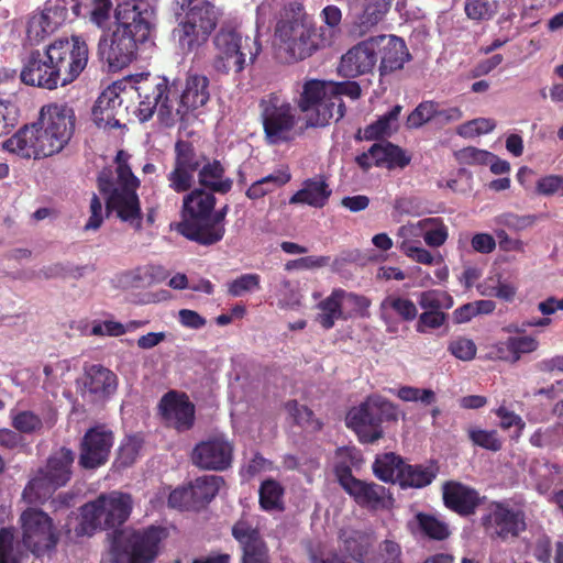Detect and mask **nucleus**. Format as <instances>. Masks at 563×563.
I'll return each mask as SVG.
<instances>
[{"mask_svg": "<svg viewBox=\"0 0 563 563\" xmlns=\"http://www.w3.org/2000/svg\"><path fill=\"white\" fill-rule=\"evenodd\" d=\"M174 151V165L167 175V181L172 190L184 194L194 187L195 174L198 173L208 156L199 151L192 142L186 140H178Z\"/></svg>", "mask_w": 563, "mask_h": 563, "instance_id": "nucleus-13", "label": "nucleus"}, {"mask_svg": "<svg viewBox=\"0 0 563 563\" xmlns=\"http://www.w3.org/2000/svg\"><path fill=\"white\" fill-rule=\"evenodd\" d=\"M199 188L220 195L232 190L233 179L225 176V167L219 159H206L197 173Z\"/></svg>", "mask_w": 563, "mask_h": 563, "instance_id": "nucleus-32", "label": "nucleus"}, {"mask_svg": "<svg viewBox=\"0 0 563 563\" xmlns=\"http://www.w3.org/2000/svg\"><path fill=\"white\" fill-rule=\"evenodd\" d=\"M388 11L383 0H349V14L355 32L364 35L376 26Z\"/></svg>", "mask_w": 563, "mask_h": 563, "instance_id": "nucleus-27", "label": "nucleus"}, {"mask_svg": "<svg viewBox=\"0 0 563 563\" xmlns=\"http://www.w3.org/2000/svg\"><path fill=\"white\" fill-rule=\"evenodd\" d=\"M376 62L379 59V74L386 76L404 67L410 54L402 38L396 35L371 37Z\"/></svg>", "mask_w": 563, "mask_h": 563, "instance_id": "nucleus-21", "label": "nucleus"}, {"mask_svg": "<svg viewBox=\"0 0 563 563\" xmlns=\"http://www.w3.org/2000/svg\"><path fill=\"white\" fill-rule=\"evenodd\" d=\"M213 43L217 48L213 67L222 74H240L246 66V56L249 55V62L253 63L261 51L257 41L250 37L243 40L234 30L219 31Z\"/></svg>", "mask_w": 563, "mask_h": 563, "instance_id": "nucleus-8", "label": "nucleus"}, {"mask_svg": "<svg viewBox=\"0 0 563 563\" xmlns=\"http://www.w3.org/2000/svg\"><path fill=\"white\" fill-rule=\"evenodd\" d=\"M344 550L355 561L365 563V559L371 549L369 537L365 533L354 531L343 540Z\"/></svg>", "mask_w": 563, "mask_h": 563, "instance_id": "nucleus-50", "label": "nucleus"}, {"mask_svg": "<svg viewBox=\"0 0 563 563\" xmlns=\"http://www.w3.org/2000/svg\"><path fill=\"white\" fill-rule=\"evenodd\" d=\"M164 537L165 529L161 527L150 526L134 530L126 541L129 563H152L158 555Z\"/></svg>", "mask_w": 563, "mask_h": 563, "instance_id": "nucleus-22", "label": "nucleus"}, {"mask_svg": "<svg viewBox=\"0 0 563 563\" xmlns=\"http://www.w3.org/2000/svg\"><path fill=\"white\" fill-rule=\"evenodd\" d=\"M11 424L16 431L25 434L34 433L43 428L41 417L31 410H23L12 415Z\"/></svg>", "mask_w": 563, "mask_h": 563, "instance_id": "nucleus-54", "label": "nucleus"}, {"mask_svg": "<svg viewBox=\"0 0 563 563\" xmlns=\"http://www.w3.org/2000/svg\"><path fill=\"white\" fill-rule=\"evenodd\" d=\"M371 154L375 166H386L389 169L404 168L411 161L400 146L391 142L374 143L371 146Z\"/></svg>", "mask_w": 563, "mask_h": 563, "instance_id": "nucleus-35", "label": "nucleus"}, {"mask_svg": "<svg viewBox=\"0 0 563 563\" xmlns=\"http://www.w3.org/2000/svg\"><path fill=\"white\" fill-rule=\"evenodd\" d=\"M107 214L115 212L117 217L135 230L142 229V211L136 190L114 189L106 198Z\"/></svg>", "mask_w": 563, "mask_h": 563, "instance_id": "nucleus-25", "label": "nucleus"}, {"mask_svg": "<svg viewBox=\"0 0 563 563\" xmlns=\"http://www.w3.org/2000/svg\"><path fill=\"white\" fill-rule=\"evenodd\" d=\"M391 311L405 322H411L418 316V309L412 300L396 295L385 297L379 303V317L385 323L390 322Z\"/></svg>", "mask_w": 563, "mask_h": 563, "instance_id": "nucleus-36", "label": "nucleus"}, {"mask_svg": "<svg viewBox=\"0 0 563 563\" xmlns=\"http://www.w3.org/2000/svg\"><path fill=\"white\" fill-rule=\"evenodd\" d=\"M123 152L120 151L117 155V183L118 186L115 189H125V190H137L140 187L139 178L132 173L131 167L128 163L122 162Z\"/></svg>", "mask_w": 563, "mask_h": 563, "instance_id": "nucleus-59", "label": "nucleus"}, {"mask_svg": "<svg viewBox=\"0 0 563 563\" xmlns=\"http://www.w3.org/2000/svg\"><path fill=\"white\" fill-rule=\"evenodd\" d=\"M260 506L263 510L271 511L283 509L282 497L284 488L275 479H266L260 487Z\"/></svg>", "mask_w": 563, "mask_h": 563, "instance_id": "nucleus-47", "label": "nucleus"}, {"mask_svg": "<svg viewBox=\"0 0 563 563\" xmlns=\"http://www.w3.org/2000/svg\"><path fill=\"white\" fill-rule=\"evenodd\" d=\"M184 11H186L185 18L209 34H212L216 30L222 14L220 9L210 1H201L195 5L191 4L189 8H185Z\"/></svg>", "mask_w": 563, "mask_h": 563, "instance_id": "nucleus-39", "label": "nucleus"}, {"mask_svg": "<svg viewBox=\"0 0 563 563\" xmlns=\"http://www.w3.org/2000/svg\"><path fill=\"white\" fill-rule=\"evenodd\" d=\"M85 386L91 394L109 396L117 389V376L102 365H92L87 371Z\"/></svg>", "mask_w": 563, "mask_h": 563, "instance_id": "nucleus-40", "label": "nucleus"}, {"mask_svg": "<svg viewBox=\"0 0 563 563\" xmlns=\"http://www.w3.org/2000/svg\"><path fill=\"white\" fill-rule=\"evenodd\" d=\"M47 46L60 87L70 85L87 67L89 48L86 41L73 35L69 38L55 40Z\"/></svg>", "mask_w": 563, "mask_h": 563, "instance_id": "nucleus-9", "label": "nucleus"}, {"mask_svg": "<svg viewBox=\"0 0 563 563\" xmlns=\"http://www.w3.org/2000/svg\"><path fill=\"white\" fill-rule=\"evenodd\" d=\"M332 195L328 177L323 174L316 175L302 181L301 188L290 198V205H307L312 208H323Z\"/></svg>", "mask_w": 563, "mask_h": 563, "instance_id": "nucleus-30", "label": "nucleus"}, {"mask_svg": "<svg viewBox=\"0 0 563 563\" xmlns=\"http://www.w3.org/2000/svg\"><path fill=\"white\" fill-rule=\"evenodd\" d=\"M121 86L113 84L102 91L98 97L93 108L92 117L98 128H119L120 119L117 117L122 111V96L120 93Z\"/></svg>", "mask_w": 563, "mask_h": 563, "instance_id": "nucleus-28", "label": "nucleus"}, {"mask_svg": "<svg viewBox=\"0 0 563 563\" xmlns=\"http://www.w3.org/2000/svg\"><path fill=\"white\" fill-rule=\"evenodd\" d=\"M285 408L292 417L296 424L311 428L313 431H320L323 422L314 417L313 411L305 405H300L297 400H289L285 404Z\"/></svg>", "mask_w": 563, "mask_h": 563, "instance_id": "nucleus-48", "label": "nucleus"}, {"mask_svg": "<svg viewBox=\"0 0 563 563\" xmlns=\"http://www.w3.org/2000/svg\"><path fill=\"white\" fill-rule=\"evenodd\" d=\"M404 460L395 453L378 455L373 463L374 475L385 482L395 483L399 481V470L402 468Z\"/></svg>", "mask_w": 563, "mask_h": 563, "instance_id": "nucleus-45", "label": "nucleus"}, {"mask_svg": "<svg viewBox=\"0 0 563 563\" xmlns=\"http://www.w3.org/2000/svg\"><path fill=\"white\" fill-rule=\"evenodd\" d=\"M398 398L402 401H420L429 406L437 400L435 393L429 388H418L412 386H402L397 391Z\"/></svg>", "mask_w": 563, "mask_h": 563, "instance_id": "nucleus-60", "label": "nucleus"}, {"mask_svg": "<svg viewBox=\"0 0 563 563\" xmlns=\"http://www.w3.org/2000/svg\"><path fill=\"white\" fill-rule=\"evenodd\" d=\"M379 563H402V551L399 543L384 540L379 545Z\"/></svg>", "mask_w": 563, "mask_h": 563, "instance_id": "nucleus-64", "label": "nucleus"}, {"mask_svg": "<svg viewBox=\"0 0 563 563\" xmlns=\"http://www.w3.org/2000/svg\"><path fill=\"white\" fill-rule=\"evenodd\" d=\"M260 118L265 137L272 144L287 140L296 125L294 109L288 99L280 92L264 95L258 101Z\"/></svg>", "mask_w": 563, "mask_h": 563, "instance_id": "nucleus-10", "label": "nucleus"}, {"mask_svg": "<svg viewBox=\"0 0 563 563\" xmlns=\"http://www.w3.org/2000/svg\"><path fill=\"white\" fill-rule=\"evenodd\" d=\"M539 343L532 336H511L499 347V352L507 351L505 358L517 362L521 354L530 353L537 350Z\"/></svg>", "mask_w": 563, "mask_h": 563, "instance_id": "nucleus-49", "label": "nucleus"}, {"mask_svg": "<svg viewBox=\"0 0 563 563\" xmlns=\"http://www.w3.org/2000/svg\"><path fill=\"white\" fill-rule=\"evenodd\" d=\"M486 522H489L494 534L503 541L518 538L527 528L525 512L504 503L493 504L492 512L484 518V523Z\"/></svg>", "mask_w": 563, "mask_h": 563, "instance_id": "nucleus-23", "label": "nucleus"}, {"mask_svg": "<svg viewBox=\"0 0 563 563\" xmlns=\"http://www.w3.org/2000/svg\"><path fill=\"white\" fill-rule=\"evenodd\" d=\"M448 350L452 355L462 361H471L476 355L475 343L466 338H457L451 341Z\"/></svg>", "mask_w": 563, "mask_h": 563, "instance_id": "nucleus-63", "label": "nucleus"}, {"mask_svg": "<svg viewBox=\"0 0 563 563\" xmlns=\"http://www.w3.org/2000/svg\"><path fill=\"white\" fill-rule=\"evenodd\" d=\"M397 408L382 397H368L346 415V426L361 443L373 444L384 437L383 422L397 421Z\"/></svg>", "mask_w": 563, "mask_h": 563, "instance_id": "nucleus-6", "label": "nucleus"}, {"mask_svg": "<svg viewBox=\"0 0 563 563\" xmlns=\"http://www.w3.org/2000/svg\"><path fill=\"white\" fill-rule=\"evenodd\" d=\"M468 439L474 445L485 450L497 452L503 448V441L496 430H484L479 428L468 429Z\"/></svg>", "mask_w": 563, "mask_h": 563, "instance_id": "nucleus-52", "label": "nucleus"}, {"mask_svg": "<svg viewBox=\"0 0 563 563\" xmlns=\"http://www.w3.org/2000/svg\"><path fill=\"white\" fill-rule=\"evenodd\" d=\"M415 519L420 532L430 540L444 541L451 536L449 525L435 516L418 512Z\"/></svg>", "mask_w": 563, "mask_h": 563, "instance_id": "nucleus-46", "label": "nucleus"}, {"mask_svg": "<svg viewBox=\"0 0 563 563\" xmlns=\"http://www.w3.org/2000/svg\"><path fill=\"white\" fill-rule=\"evenodd\" d=\"M398 234L402 238L422 236L428 246L440 247L449 238V228L441 218H424L400 227Z\"/></svg>", "mask_w": 563, "mask_h": 563, "instance_id": "nucleus-31", "label": "nucleus"}, {"mask_svg": "<svg viewBox=\"0 0 563 563\" xmlns=\"http://www.w3.org/2000/svg\"><path fill=\"white\" fill-rule=\"evenodd\" d=\"M329 90H330V107H332V112H334L333 120L335 122L340 121L346 111L345 103L342 99V96H347L353 100H356L361 97L362 90L360 85L356 81H329Z\"/></svg>", "mask_w": 563, "mask_h": 563, "instance_id": "nucleus-41", "label": "nucleus"}, {"mask_svg": "<svg viewBox=\"0 0 563 563\" xmlns=\"http://www.w3.org/2000/svg\"><path fill=\"white\" fill-rule=\"evenodd\" d=\"M435 117V102L423 101L419 103L407 117L406 126L418 129Z\"/></svg>", "mask_w": 563, "mask_h": 563, "instance_id": "nucleus-56", "label": "nucleus"}, {"mask_svg": "<svg viewBox=\"0 0 563 563\" xmlns=\"http://www.w3.org/2000/svg\"><path fill=\"white\" fill-rule=\"evenodd\" d=\"M133 500L130 494L112 490L100 494L95 500L80 507L78 536H92L97 530L112 529L115 534L129 519Z\"/></svg>", "mask_w": 563, "mask_h": 563, "instance_id": "nucleus-4", "label": "nucleus"}, {"mask_svg": "<svg viewBox=\"0 0 563 563\" xmlns=\"http://www.w3.org/2000/svg\"><path fill=\"white\" fill-rule=\"evenodd\" d=\"M261 288V276L255 273L242 274L228 284V294L232 297H241Z\"/></svg>", "mask_w": 563, "mask_h": 563, "instance_id": "nucleus-53", "label": "nucleus"}, {"mask_svg": "<svg viewBox=\"0 0 563 563\" xmlns=\"http://www.w3.org/2000/svg\"><path fill=\"white\" fill-rule=\"evenodd\" d=\"M464 12L470 20L477 22L488 21L495 14V10L489 0H466L464 3Z\"/></svg>", "mask_w": 563, "mask_h": 563, "instance_id": "nucleus-57", "label": "nucleus"}, {"mask_svg": "<svg viewBox=\"0 0 563 563\" xmlns=\"http://www.w3.org/2000/svg\"><path fill=\"white\" fill-rule=\"evenodd\" d=\"M291 179L290 173L285 170H277L269 174L256 181H254L245 191V195L251 200H257L264 196L273 192L275 189L283 187Z\"/></svg>", "mask_w": 563, "mask_h": 563, "instance_id": "nucleus-44", "label": "nucleus"}, {"mask_svg": "<svg viewBox=\"0 0 563 563\" xmlns=\"http://www.w3.org/2000/svg\"><path fill=\"white\" fill-rule=\"evenodd\" d=\"M64 13L65 9L60 7H45L41 12L33 13L27 21V41L37 45L52 35L62 25Z\"/></svg>", "mask_w": 563, "mask_h": 563, "instance_id": "nucleus-29", "label": "nucleus"}, {"mask_svg": "<svg viewBox=\"0 0 563 563\" xmlns=\"http://www.w3.org/2000/svg\"><path fill=\"white\" fill-rule=\"evenodd\" d=\"M234 443L224 433H214L192 449L191 462L200 470L223 472L232 466Z\"/></svg>", "mask_w": 563, "mask_h": 563, "instance_id": "nucleus-14", "label": "nucleus"}, {"mask_svg": "<svg viewBox=\"0 0 563 563\" xmlns=\"http://www.w3.org/2000/svg\"><path fill=\"white\" fill-rule=\"evenodd\" d=\"M342 295L343 289L335 288L327 298L317 305V308L320 310V312L316 317V321L324 330L332 329L335 324V321L339 319H347V316L344 314L342 309Z\"/></svg>", "mask_w": 563, "mask_h": 563, "instance_id": "nucleus-37", "label": "nucleus"}, {"mask_svg": "<svg viewBox=\"0 0 563 563\" xmlns=\"http://www.w3.org/2000/svg\"><path fill=\"white\" fill-rule=\"evenodd\" d=\"M114 27L101 35L98 55L110 70H121L137 58L140 46L146 43L152 25L147 13L136 4L119 3L114 10Z\"/></svg>", "mask_w": 563, "mask_h": 563, "instance_id": "nucleus-2", "label": "nucleus"}, {"mask_svg": "<svg viewBox=\"0 0 563 563\" xmlns=\"http://www.w3.org/2000/svg\"><path fill=\"white\" fill-rule=\"evenodd\" d=\"M20 80L30 87L54 90L60 86L48 46L31 49L21 56Z\"/></svg>", "mask_w": 563, "mask_h": 563, "instance_id": "nucleus-15", "label": "nucleus"}, {"mask_svg": "<svg viewBox=\"0 0 563 563\" xmlns=\"http://www.w3.org/2000/svg\"><path fill=\"white\" fill-rule=\"evenodd\" d=\"M158 410L162 418L178 432L188 431L195 424L196 407L186 393L167 391L158 402Z\"/></svg>", "mask_w": 563, "mask_h": 563, "instance_id": "nucleus-19", "label": "nucleus"}, {"mask_svg": "<svg viewBox=\"0 0 563 563\" xmlns=\"http://www.w3.org/2000/svg\"><path fill=\"white\" fill-rule=\"evenodd\" d=\"M36 122L55 154H58L74 135L76 115L70 106L56 102L43 106Z\"/></svg>", "mask_w": 563, "mask_h": 563, "instance_id": "nucleus-12", "label": "nucleus"}, {"mask_svg": "<svg viewBox=\"0 0 563 563\" xmlns=\"http://www.w3.org/2000/svg\"><path fill=\"white\" fill-rule=\"evenodd\" d=\"M210 35L185 16L173 30L174 38L177 41L183 53L186 54L195 52L205 45Z\"/></svg>", "mask_w": 563, "mask_h": 563, "instance_id": "nucleus-34", "label": "nucleus"}, {"mask_svg": "<svg viewBox=\"0 0 563 563\" xmlns=\"http://www.w3.org/2000/svg\"><path fill=\"white\" fill-rule=\"evenodd\" d=\"M418 243L419 242L405 238L398 244V247L401 253L412 261L424 265H432L434 263V256L428 250L419 246Z\"/></svg>", "mask_w": 563, "mask_h": 563, "instance_id": "nucleus-58", "label": "nucleus"}, {"mask_svg": "<svg viewBox=\"0 0 563 563\" xmlns=\"http://www.w3.org/2000/svg\"><path fill=\"white\" fill-rule=\"evenodd\" d=\"M455 158L461 165H488L495 154L486 150L467 146L455 152Z\"/></svg>", "mask_w": 563, "mask_h": 563, "instance_id": "nucleus-55", "label": "nucleus"}, {"mask_svg": "<svg viewBox=\"0 0 563 563\" xmlns=\"http://www.w3.org/2000/svg\"><path fill=\"white\" fill-rule=\"evenodd\" d=\"M402 107L400 104L394 106L387 113L379 117L375 122L371 123L364 129L363 136L361 131L357 132L355 139L361 140H379L386 134H389L393 126L397 123L398 118L401 113Z\"/></svg>", "mask_w": 563, "mask_h": 563, "instance_id": "nucleus-43", "label": "nucleus"}, {"mask_svg": "<svg viewBox=\"0 0 563 563\" xmlns=\"http://www.w3.org/2000/svg\"><path fill=\"white\" fill-rule=\"evenodd\" d=\"M442 499L448 509L462 517L474 515L482 504L475 488L456 481H448L442 485Z\"/></svg>", "mask_w": 563, "mask_h": 563, "instance_id": "nucleus-24", "label": "nucleus"}, {"mask_svg": "<svg viewBox=\"0 0 563 563\" xmlns=\"http://www.w3.org/2000/svg\"><path fill=\"white\" fill-rule=\"evenodd\" d=\"M189 485L177 487L168 496V506L180 510H197Z\"/></svg>", "mask_w": 563, "mask_h": 563, "instance_id": "nucleus-62", "label": "nucleus"}, {"mask_svg": "<svg viewBox=\"0 0 563 563\" xmlns=\"http://www.w3.org/2000/svg\"><path fill=\"white\" fill-rule=\"evenodd\" d=\"M113 432L103 424L89 428L79 444L78 464L84 470L104 465L113 445Z\"/></svg>", "mask_w": 563, "mask_h": 563, "instance_id": "nucleus-17", "label": "nucleus"}, {"mask_svg": "<svg viewBox=\"0 0 563 563\" xmlns=\"http://www.w3.org/2000/svg\"><path fill=\"white\" fill-rule=\"evenodd\" d=\"M14 553V533L9 528L0 529V563H19Z\"/></svg>", "mask_w": 563, "mask_h": 563, "instance_id": "nucleus-61", "label": "nucleus"}, {"mask_svg": "<svg viewBox=\"0 0 563 563\" xmlns=\"http://www.w3.org/2000/svg\"><path fill=\"white\" fill-rule=\"evenodd\" d=\"M241 549V563H272L269 549L260 530L245 519L238 520L231 530Z\"/></svg>", "mask_w": 563, "mask_h": 563, "instance_id": "nucleus-20", "label": "nucleus"}, {"mask_svg": "<svg viewBox=\"0 0 563 563\" xmlns=\"http://www.w3.org/2000/svg\"><path fill=\"white\" fill-rule=\"evenodd\" d=\"M75 453L69 448L54 451L46 465L40 468L23 489L22 497L29 504L46 499L57 488L65 486L71 478Z\"/></svg>", "mask_w": 563, "mask_h": 563, "instance_id": "nucleus-5", "label": "nucleus"}, {"mask_svg": "<svg viewBox=\"0 0 563 563\" xmlns=\"http://www.w3.org/2000/svg\"><path fill=\"white\" fill-rule=\"evenodd\" d=\"M376 66L373 41L367 38L354 45L342 55L338 71L346 78H355L360 75L371 73Z\"/></svg>", "mask_w": 563, "mask_h": 563, "instance_id": "nucleus-26", "label": "nucleus"}, {"mask_svg": "<svg viewBox=\"0 0 563 563\" xmlns=\"http://www.w3.org/2000/svg\"><path fill=\"white\" fill-rule=\"evenodd\" d=\"M437 476V470L432 466L410 465L404 462L399 470L398 484L402 487L422 488L432 483Z\"/></svg>", "mask_w": 563, "mask_h": 563, "instance_id": "nucleus-42", "label": "nucleus"}, {"mask_svg": "<svg viewBox=\"0 0 563 563\" xmlns=\"http://www.w3.org/2000/svg\"><path fill=\"white\" fill-rule=\"evenodd\" d=\"M3 148L22 158L41 159L55 155L37 122L25 124L4 141Z\"/></svg>", "mask_w": 563, "mask_h": 563, "instance_id": "nucleus-18", "label": "nucleus"}, {"mask_svg": "<svg viewBox=\"0 0 563 563\" xmlns=\"http://www.w3.org/2000/svg\"><path fill=\"white\" fill-rule=\"evenodd\" d=\"M329 81L310 79L305 82L298 107L307 115L309 126H325L333 120L334 112L330 107Z\"/></svg>", "mask_w": 563, "mask_h": 563, "instance_id": "nucleus-16", "label": "nucleus"}, {"mask_svg": "<svg viewBox=\"0 0 563 563\" xmlns=\"http://www.w3.org/2000/svg\"><path fill=\"white\" fill-rule=\"evenodd\" d=\"M22 543L34 555L54 550L59 536L53 519L43 510L29 507L20 516Z\"/></svg>", "mask_w": 563, "mask_h": 563, "instance_id": "nucleus-11", "label": "nucleus"}, {"mask_svg": "<svg viewBox=\"0 0 563 563\" xmlns=\"http://www.w3.org/2000/svg\"><path fill=\"white\" fill-rule=\"evenodd\" d=\"M134 89L140 99L136 117L146 122L157 111L158 120L165 126H173L177 120L200 107L210 99L209 79L203 75H189L185 89L178 99L172 98V88L166 77L141 74Z\"/></svg>", "mask_w": 563, "mask_h": 563, "instance_id": "nucleus-1", "label": "nucleus"}, {"mask_svg": "<svg viewBox=\"0 0 563 563\" xmlns=\"http://www.w3.org/2000/svg\"><path fill=\"white\" fill-rule=\"evenodd\" d=\"M345 493L362 508L377 510L384 507L387 489L374 482L356 479Z\"/></svg>", "mask_w": 563, "mask_h": 563, "instance_id": "nucleus-33", "label": "nucleus"}, {"mask_svg": "<svg viewBox=\"0 0 563 563\" xmlns=\"http://www.w3.org/2000/svg\"><path fill=\"white\" fill-rule=\"evenodd\" d=\"M217 198L202 188H191L183 199L181 221L177 231L186 239L206 246V231L210 224Z\"/></svg>", "mask_w": 563, "mask_h": 563, "instance_id": "nucleus-7", "label": "nucleus"}, {"mask_svg": "<svg viewBox=\"0 0 563 563\" xmlns=\"http://www.w3.org/2000/svg\"><path fill=\"white\" fill-rule=\"evenodd\" d=\"M224 479L219 475H202L190 482L194 505L197 510L205 508L219 493Z\"/></svg>", "mask_w": 563, "mask_h": 563, "instance_id": "nucleus-38", "label": "nucleus"}, {"mask_svg": "<svg viewBox=\"0 0 563 563\" xmlns=\"http://www.w3.org/2000/svg\"><path fill=\"white\" fill-rule=\"evenodd\" d=\"M229 205L222 206L218 210L212 211L210 224L206 231V246L214 245L220 242L225 234V218L229 212Z\"/></svg>", "mask_w": 563, "mask_h": 563, "instance_id": "nucleus-51", "label": "nucleus"}, {"mask_svg": "<svg viewBox=\"0 0 563 563\" xmlns=\"http://www.w3.org/2000/svg\"><path fill=\"white\" fill-rule=\"evenodd\" d=\"M275 35L283 43L287 62L303 60L322 46L321 35L306 22L303 5L299 2H289L282 8Z\"/></svg>", "mask_w": 563, "mask_h": 563, "instance_id": "nucleus-3", "label": "nucleus"}]
</instances>
